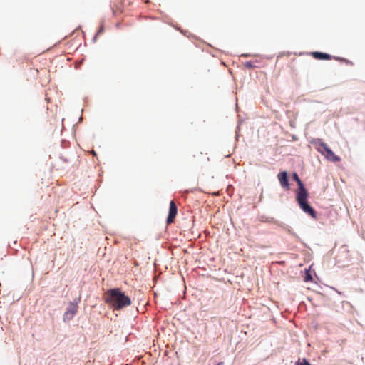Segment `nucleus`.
I'll list each match as a JSON object with an SVG mask.
<instances>
[{
    "label": "nucleus",
    "mask_w": 365,
    "mask_h": 365,
    "mask_svg": "<svg viewBox=\"0 0 365 365\" xmlns=\"http://www.w3.org/2000/svg\"><path fill=\"white\" fill-rule=\"evenodd\" d=\"M103 300L114 311H120L132 303L130 297L120 287L107 289L103 294Z\"/></svg>",
    "instance_id": "f257e3e1"
},
{
    "label": "nucleus",
    "mask_w": 365,
    "mask_h": 365,
    "mask_svg": "<svg viewBox=\"0 0 365 365\" xmlns=\"http://www.w3.org/2000/svg\"><path fill=\"white\" fill-rule=\"evenodd\" d=\"M309 191L297 194L295 195L296 202L299 208L307 215L314 220H317L318 217L317 212L312 206L309 202Z\"/></svg>",
    "instance_id": "f03ea898"
},
{
    "label": "nucleus",
    "mask_w": 365,
    "mask_h": 365,
    "mask_svg": "<svg viewBox=\"0 0 365 365\" xmlns=\"http://www.w3.org/2000/svg\"><path fill=\"white\" fill-rule=\"evenodd\" d=\"M317 150L320 153L324 158L330 162L338 163L341 160V158L336 155L334 152L320 138H314L311 142Z\"/></svg>",
    "instance_id": "7ed1b4c3"
},
{
    "label": "nucleus",
    "mask_w": 365,
    "mask_h": 365,
    "mask_svg": "<svg viewBox=\"0 0 365 365\" xmlns=\"http://www.w3.org/2000/svg\"><path fill=\"white\" fill-rule=\"evenodd\" d=\"M261 218H262L261 221H262V222H273V223H274L277 226H279L281 228H282L284 230H286L289 234H290L291 235L294 236L297 240L302 242L304 245V246H307V245L302 241V240L299 237V235L296 232H294L289 227V226L287 225V224H285V223H284L282 222H279V221L275 220L274 219V217H266L264 215L261 216Z\"/></svg>",
    "instance_id": "20e7f679"
},
{
    "label": "nucleus",
    "mask_w": 365,
    "mask_h": 365,
    "mask_svg": "<svg viewBox=\"0 0 365 365\" xmlns=\"http://www.w3.org/2000/svg\"><path fill=\"white\" fill-rule=\"evenodd\" d=\"M277 178L279 181L280 185L286 190L290 189V182L289 178V173L286 170L279 172L277 174Z\"/></svg>",
    "instance_id": "39448f33"
},
{
    "label": "nucleus",
    "mask_w": 365,
    "mask_h": 365,
    "mask_svg": "<svg viewBox=\"0 0 365 365\" xmlns=\"http://www.w3.org/2000/svg\"><path fill=\"white\" fill-rule=\"evenodd\" d=\"M292 179L296 182L297 185V190L295 192V195L308 191L297 172L294 171L292 173Z\"/></svg>",
    "instance_id": "423d86ee"
},
{
    "label": "nucleus",
    "mask_w": 365,
    "mask_h": 365,
    "mask_svg": "<svg viewBox=\"0 0 365 365\" xmlns=\"http://www.w3.org/2000/svg\"><path fill=\"white\" fill-rule=\"evenodd\" d=\"M178 215V207L173 200H171L169 204L168 214L166 218L167 224L172 223L174 221L176 215Z\"/></svg>",
    "instance_id": "0eeeda50"
},
{
    "label": "nucleus",
    "mask_w": 365,
    "mask_h": 365,
    "mask_svg": "<svg viewBox=\"0 0 365 365\" xmlns=\"http://www.w3.org/2000/svg\"><path fill=\"white\" fill-rule=\"evenodd\" d=\"M310 55L314 58L322 61H329L333 58L332 55L322 51H312L310 53Z\"/></svg>",
    "instance_id": "6e6552de"
},
{
    "label": "nucleus",
    "mask_w": 365,
    "mask_h": 365,
    "mask_svg": "<svg viewBox=\"0 0 365 365\" xmlns=\"http://www.w3.org/2000/svg\"><path fill=\"white\" fill-rule=\"evenodd\" d=\"M79 301H80V299H75L73 302H69L68 305L66 307V312L76 314L78 312V304Z\"/></svg>",
    "instance_id": "1a4fd4ad"
},
{
    "label": "nucleus",
    "mask_w": 365,
    "mask_h": 365,
    "mask_svg": "<svg viewBox=\"0 0 365 365\" xmlns=\"http://www.w3.org/2000/svg\"><path fill=\"white\" fill-rule=\"evenodd\" d=\"M312 267V265L305 268L304 270L303 280L304 282H312L314 281Z\"/></svg>",
    "instance_id": "9d476101"
},
{
    "label": "nucleus",
    "mask_w": 365,
    "mask_h": 365,
    "mask_svg": "<svg viewBox=\"0 0 365 365\" xmlns=\"http://www.w3.org/2000/svg\"><path fill=\"white\" fill-rule=\"evenodd\" d=\"M75 314H74V313L65 312L63 315V321L64 322H70L71 320L73 319V318L74 317Z\"/></svg>",
    "instance_id": "9b49d317"
},
{
    "label": "nucleus",
    "mask_w": 365,
    "mask_h": 365,
    "mask_svg": "<svg viewBox=\"0 0 365 365\" xmlns=\"http://www.w3.org/2000/svg\"><path fill=\"white\" fill-rule=\"evenodd\" d=\"M295 365H312L309 361L304 357V358H299L297 361L295 362Z\"/></svg>",
    "instance_id": "f8f14e48"
},
{
    "label": "nucleus",
    "mask_w": 365,
    "mask_h": 365,
    "mask_svg": "<svg viewBox=\"0 0 365 365\" xmlns=\"http://www.w3.org/2000/svg\"><path fill=\"white\" fill-rule=\"evenodd\" d=\"M332 57H333L332 59H334V60L340 61V62H344L346 65H353V62L352 61H351L349 59H346L345 58L339 57V56H332Z\"/></svg>",
    "instance_id": "ddd939ff"
},
{
    "label": "nucleus",
    "mask_w": 365,
    "mask_h": 365,
    "mask_svg": "<svg viewBox=\"0 0 365 365\" xmlns=\"http://www.w3.org/2000/svg\"><path fill=\"white\" fill-rule=\"evenodd\" d=\"M245 66L247 69H252L256 67L254 62L252 61H247L245 63Z\"/></svg>",
    "instance_id": "4468645a"
},
{
    "label": "nucleus",
    "mask_w": 365,
    "mask_h": 365,
    "mask_svg": "<svg viewBox=\"0 0 365 365\" xmlns=\"http://www.w3.org/2000/svg\"><path fill=\"white\" fill-rule=\"evenodd\" d=\"M104 31H105V28H104L103 22H101L99 28L98 29V30L96 31V34H97V35H101L104 32Z\"/></svg>",
    "instance_id": "2eb2a0df"
},
{
    "label": "nucleus",
    "mask_w": 365,
    "mask_h": 365,
    "mask_svg": "<svg viewBox=\"0 0 365 365\" xmlns=\"http://www.w3.org/2000/svg\"><path fill=\"white\" fill-rule=\"evenodd\" d=\"M100 35H97V34L96 33L95 35L93 36V38H92V41L93 43H95L97 39H98V37Z\"/></svg>",
    "instance_id": "dca6fc26"
},
{
    "label": "nucleus",
    "mask_w": 365,
    "mask_h": 365,
    "mask_svg": "<svg viewBox=\"0 0 365 365\" xmlns=\"http://www.w3.org/2000/svg\"><path fill=\"white\" fill-rule=\"evenodd\" d=\"M60 159H61L62 161H63L64 163H67V162H68V160L66 158H65L64 156H63V155H61V156H60Z\"/></svg>",
    "instance_id": "f3484780"
},
{
    "label": "nucleus",
    "mask_w": 365,
    "mask_h": 365,
    "mask_svg": "<svg viewBox=\"0 0 365 365\" xmlns=\"http://www.w3.org/2000/svg\"><path fill=\"white\" fill-rule=\"evenodd\" d=\"M251 55L250 54H248V53H245V54H242V56H245V57H248V56H250Z\"/></svg>",
    "instance_id": "a211bd4d"
},
{
    "label": "nucleus",
    "mask_w": 365,
    "mask_h": 365,
    "mask_svg": "<svg viewBox=\"0 0 365 365\" xmlns=\"http://www.w3.org/2000/svg\"><path fill=\"white\" fill-rule=\"evenodd\" d=\"M92 155H93V156H96V155H97V153H96V152L95 150H92Z\"/></svg>",
    "instance_id": "6ab92c4d"
},
{
    "label": "nucleus",
    "mask_w": 365,
    "mask_h": 365,
    "mask_svg": "<svg viewBox=\"0 0 365 365\" xmlns=\"http://www.w3.org/2000/svg\"><path fill=\"white\" fill-rule=\"evenodd\" d=\"M82 118H82L81 116L79 118V121H80V122L82 120Z\"/></svg>",
    "instance_id": "aec40b11"
},
{
    "label": "nucleus",
    "mask_w": 365,
    "mask_h": 365,
    "mask_svg": "<svg viewBox=\"0 0 365 365\" xmlns=\"http://www.w3.org/2000/svg\"><path fill=\"white\" fill-rule=\"evenodd\" d=\"M283 263H284V261H282L279 262V264H283Z\"/></svg>",
    "instance_id": "412c9836"
}]
</instances>
